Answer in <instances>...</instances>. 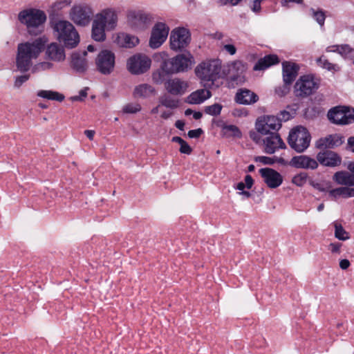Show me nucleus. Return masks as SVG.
Listing matches in <instances>:
<instances>
[{"label":"nucleus","instance_id":"f704fd0d","mask_svg":"<svg viewBox=\"0 0 354 354\" xmlns=\"http://www.w3.org/2000/svg\"><path fill=\"white\" fill-rule=\"evenodd\" d=\"M37 96L44 99L55 100L57 102H62L65 98L63 94L57 91L50 90H40L37 92Z\"/></svg>","mask_w":354,"mask_h":354},{"label":"nucleus","instance_id":"423d86ee","mask_svg":"<svg viewBox=\"0 0 354 354\" xmlns=\"http://www.w3.org/2000/svg\"><path fill=\"white\" fill-rule=\"evenodd\" d=\"M328 121L335 125L346 126L354 123V108L338 105L330 108L327 113Z\"/></svg>","mask_w":354,"mask_h":354},{"label":"nucleus","instance_id":"4be33fe9","mask_svg":"<svg viewBox=\"0 0 354 354\" xmlns=\"http://www.w3.org/2000/svg\"><path fill=\"white\" fill-rule=\"evenodd\" d=\"M45 55L46 59L57 62H63L66 58L64 46L56 42L50 43L47 46Z\"/></svg>","mask_w":354,"mask_h":354},{"label":"nucleus","instance_id":"412c9836","mask_svg":"<svg viewBox=\"0 0 354 354\" xmlns=\"http://www.w3.org/2000/svg\"><path fill=\"white\" fill-rule=\"evenodd\" d=\"M95 18L106 27L107 30H113L117 25V14L114 10L111 8L103 10L96 15Z\"/></svg>","mask_w":354,"mask_h":354},{"label":"nucleus","instance_id":"f257e3e1","mask_svg":"<svg viewBox=\"0 0 354 354\" xmlns=\"http://www.w3.org/2000/svg\"><path fill=\"white\" fill-rule=\"evenodd\" d=\"M48 41L46 37L37 38L32 42L20 43L17 46L16 66L21 73L30 70L32 65V59H37Z\"/></svg>","mask_w":354,"mask_h":354},{"label":"nucleus","instance_id":"2eb2a0df","mask_svg":"<svg viewBox=\"0 0 354 354\" xmlns=\"http://www.w3.org/2000/svg\"><path fill=\"white\" fill-rule=\"evenodd\" d=\"M169 31V28L165 23H156L151 30L149 46L153 49L159 48L167 39Z\"/></svg>","mask_w":354,"mask_h":354},{"label":"nucleus","instance_id":"0eeeda50","mask_svg":"<svg viewBox=\"0 0 354 354\" xmlns=\"http://www.w3.org/2000/svg\"><path fill=\"white\" fill-rule=\"evenodd\" d=\"M288 142L292 149L297 153H301L309 147L310 135L306 128L298 126L290 131Z\"/></svg>","mask_w":354,"mask_h":354},{"label":"nucleus","instance_id":"393cba45","mask_svg":"<svg viewBox=\"0 0 354 354\" xmlns=\"http://www.w3.org/2000/svg\"><path fill=\"white\" fill-rule=\"evenodd\" d=\"M259 100V96L248 88H240L235 95L236 103L244 105L253 104Z\"/></svg>","mask_w":354,"mask_h":354},{"label":"nucleus","instance_id":"dca6fc26","mask_svg":"<svg viewBox=\"0 0 354 354\" xmlns=\"http://www.w3.org/2000/svg\"><path fill=\"white\" fill-rule=\"evenodd\" d=\"M265 136L263 138L264 145V151L268 154H272L276 151L280 149H285L286 144L280 137L279 134L276 132H271V133L262 134Z\"/></svg>","mask_w":354,"mask_h":354},{"label":"nucleus","instance_id":"bb28decb","mask_svg":"<svg viewBox=\"0 0 354 354\" xmlns=\"http://www.w3.org/2000/svg\"><path fill=\"white\" fill-rule=\"evenodd\" d=\"M87 55L84 51L83 55L80 53H73L71 55V66L77 73H84L87 68V62L84 57Z\"/></svg>","mask_w":354,"mask_h":354},{"label":"nucleus","instance_id":"a211bd4d","mask_svg":"<svg viewBox=\"0 0 354 354\" xmlns=\"http://www.w3.org/2000/svg\"><path fill=\"white\" fill-rule=\"evenodd\" d=\"M344 142V137L338 133L330 134L320 138L315 142V147L320 150H330L341 146Z\"/></svg>","mask_w":354,"mask_h":354},{"label":"nucleus","instance_id":"774afa93","mask_svg":"<svg viewBox=\"0 0 354 354\" xmlns=\"http://www.w3.org/2000/svg\"><path fill=\"white\" fill-rule=\"evenodd\" d=\"M171 141L174 142H177L180 145H181L185 142V140L183 138H181L180 137H178V136L173 137L171 139Z\"/></svg>","mask_w":354,"mask_h":354},{"label":"nucleus","instance_id":"72a5a7b5","mask_svg":"<svg viewBox=\"0 0 354 354\" xmlns=\"http://www.w3.org/2000/svg\"><path fill=\"white\" fill-rule=\"evenodd\" d=\"M164 66L165 61L162 62L160 68H158L152 73V80L156 84H161L163 82L165 83V81L167 80H166L167 75L172 74L171 73L166 70Z\"/></svg>","mask_w":354,"mask_h":354},{"label":"nucleus","instance_id":"c03bdc74","mask_svg":"<svg viewBox=\"0 0 354 354\" xmlns=\"http://www.w3.org/2000/svg\"><path fill=\"white\" fill-rule=\"evenodd\" d=\"M71 2V0H57L51 6V8L53 12H58L70 6Z\"/></svg>","mask_w":354,"mask_h":354},{"label":"nucleus","instance_id":"473e14b6","mask_svg":"<svg viewBox=\"0 0 354 354\" xmlns=\"http://www.w3.org/2000/svg\"><path fill=\"white\" fill-rule=\"evenodd\" d=\"M329 195L334 199H336L339 196L344 198L354 197V188L341 187L333 189L329 191Z\"/></svg>","mask_w":354,"mask_h":354},{"label":"nucleus","instance_id":"9d476101","mask_svg":"<svg viewBox=\"0 0 354 354\" xmlns=\"http://www.w3.org/2000/svg\"><path fill=\"white\" fill-rule=\"evenodd\" d=\"M115 64V54L109 50H101L95 58L97 71L104 75H109L114 71Z\"/></svg>","mask_w":354,"mask_h":354},{"label":"nucleus","instance_id":"864d4df0","mask_svg":"<svg viewBox=\"0 0 354 354\" xmlns=\"http://www.w3.org/2000/svg\"><path fill=\"white\" fill-rule=\"evenodd\" d=\"M179 151L181 153L189 155L192 151V147L187 144L186 141H185L181 145L179 149Z\"/></svg>","mask_w":354,"mask_h":354},{"label":"nucleus","instance_id":"a878e982","mask_svg":"<svg viewBox=\"0 0 354 354\" xmlns=\"http://www.w3.org/2000/svg\"><path fill=\"white\" fill-rule=\"evenodd\" d=\"M211 96L212 93L209 90L201 88L190 93L187 98V102L191 104H199L210 98Z\"/></svg>","mask_w":354,"mask_h":354},{"label":"nucleus","instance_id":"8fccbe9b","mask_svg":"<svg viewBox=\"0 0 354 354\" xmlns=\"http://www.w3.org/2000/svg\"><path fill=\"white\" fill-rule=\"evenodd\" d=\"M280 3L283 8L288 9L291 8L292 3L302 5L304 0H281Z\"/></svg>","mask_w":354,"mask_h":354},{"label":"nucleus","instance_id":"6e6d98bb","mask_svg":"<svg viewBox=\"0 0 354 354\" xmlns=\"http://www.w3.org/2000/svg\"><path fill=\"white\" fill-rule=\"evenodd\" d=\"M289 85L285 84L282 87H278L275 89V93L280 97L285 95L289 91Z\"/></svg>","mask_w":354,"mask_h":354},{"label":"nucleus","instance_id":"de8ad7c7","mask_svg":"<svg viewBox=\"0 0 354 354\" xmlns=\"http://www.w3.org/2000/svg\"><path fill=\"white\" fill-rule=\"evenodd\" d=\"M52 66L53 64L48 62H40L34 66L32 71V73H36L38 71H44L50 68Z\"/></svg>","mask_w":354,"mask_h":354},{"label":"nucleus","instance_id":"58836bf2","mask_svg":"<svg viewBox=\"0 0 354 354\" xmlns=\"http://www.w3.org/2000/svg\"><path fill=\"white\" fill-rule=\"evenodd\" d=\"M310 10L312 12L313 19L317 22V24L321 27L324 26L326 19L325 12L322 9L316 10L314 8H310Z\"/></svg>","mask_w":354,"mask_h":354},{"label":"nucleus","instance_id":"e2e57ef3","mask_svg":"<svg viewBox=\"0 0 354 354\" xmlns=\"http://www.w3.org/2000/svg\"><path fill=\"white\" fill-rule=\"evenodd\" d=\"M84 134L90 140H92L94 138L95 131L93 130H85Z\"/></svg>","mask_w":354,"mask_h":354},{"label":"nucleus","instance_id":"37998d69","mask_svg":"<svg viewBox=\"0 0 354 354\" xmlns=\"http://www.w3.org/2000/svg\"><path fill=\"white\" fill-rule=\"evenodd\" d=\"M141 110V106L138 103H129L122 108L124 113H136Z\"/></svg>","mask_w":354,"mask_h":354},{"label":"nucleus","instance_id":"4468645a","mask_svg":"<svg viewBox=\"0 0 354 354\" xmlns=\"http://www.w3.org/2000/svg\"><path fill=\"white\" fill-rule=\"evenodd\" d=\"M257 131L261 134L271 133L276 132L281 129V123L278 117L274 115L264 116L258 119L255 124Z\"/></svg>","mask_w":354,"mask_h":354},{"label":"nucleus","instance_id":"ddd939ff","mask_svg":"<svg viewBox=\"0 0 354 354\" xmlns=\"http://www.w3.org/2000/svg\"><path fill=\"white\" fill-rule=\"evenodd\" d=\"M191 35L189 31L185 28L173 30L170 35V46L174 50H182L189 44Z\"/></svg>","mask_w":354,"mask_h":354},{"label":"nucleus","instance_id":"7c9ffc66","mask_svg":"<svg viewBox=\"0 0 354 354\" xmlns=\"http://www.w3.org/2000/svg\"><path fill=\"white\" fill-rule=\"evenodd\" d=\"M105 28L106 27L95 18L92 24V38L96 41H104L106 39Z\"/></svg>","mask_w":354,"mask_h":354},{"label":"nucleus","instance_id":"9b49d317","mask_svg":"<svg viewBox=\"0 0 354 354\" xmlns=\"http://www.w3.org/2000/svg\"><path fill=\"white\" fill-rule=\"evenodd\" d=\"M151 59L143 54H136L130 57L127 62L128 71L133 75H140L147 72L151 67Z\"/></svg>","mask_w":354,"mask_h":354},{"label":"nucleus","instance_id":"c9c22d12","mask_svg":"<svg viewBox=\"0 0 354 354\" xmlns=\"http://www.w3.org/2000/svg\"><path fill=\"white\" fill-rule=\"evenodd\" d=\"M159 103L165 108L175 109L179 106L180 101L170 95H164L159 98Z\"/></svg>","mask_w":354,"mask_h":354},{"label":"nucleus","instance_id":"20e7f679","mask_svg":"<svg viewBox=\"0 0 354 354\" xmlns=\"http://www.w3.org/2000/svg\"><path fill=\"white\" fill-rule=\"evenodd\" d=\"M221 62L210 59L200 63L195 68L196 75L204 82H214L220 77Z\"/></svg>","mask_w":354,"mask_h":354},{"label":"nucleus","instance_id":"09e8293b","mask_svg":"<svg viewBox=\"0 0 354 354\" xmlns=\"http://www.w3.org/2000/svg\"><path fill=\"white\" fill-rule=\"evenodd\" d=\"M256 162H260L264 165H273L275 163L274 157H268V156H257L254 158Z\"/></svg>","mask_w":354,"mask_h":354},{"label":"nucleus","instance_id":"f03ea898","mask_svg":"<svg viewBox=\"0 0 354 354\" xmlns=\"http://www.w3.org/2000/svg\"><path fill=\"white\" fill-rule=\"evenodd\" d=\"M18 20L26 26L30 35L36 36L43 31V24L46 20V15L41 10L28 8L19 12Z\"/></svg>","mask_w":354,"mask_h":354},{"label":"nucleus","instance_id":"4d7b16f0","mask_svg":"<svg viewBox=\"0 0 354 354\" xmlns=\"http://www.w3.org/2000/svg\"><path fill=\"white\" fill-rule=\"evenodd\" d=\"M292 117V115L288 111H282L279 113V119H280V122H281L282 120L283 121H288Z\"/></svg>","mask_w":354,"mask_h":354},{"label":"nucleus","instance_id":"338daca9","mask_svg":"<svg viewBox=\"0 0 354 354\" xmlns=\"http://www.w3.org/2000/svg\"><path fill=\"white\" fill-rule=\"evenodd\" d=\"M173 113L169 111H165L161 113V118L167 120L172 115Z\"/></svg>","mask_w":354,"mask_h":354},{"label":"nucleus","instance_id":"f8f14e48","mask_svg":"<svg viewBox=\"0 0 354 354\" xmlns=\"http://www.w3.org/2000/svg\"><path fill=\"white\" fill-rule=\"evenodd\" d=\"M93 12L87 5L74 6L70 11L71 19L77 25L86 26L93 17Z\"/></svg>","mask_w":354,"mask_h":354},{"label":"nucleus","instance_id":"aec40b11","mask_svg":"<svg viewBox=\"0 0 354 354\" xmlns=\"http://www.w3.org/2000/svg\"><path fill=\"white\" fill-rule=\"evenodd\" d=\"M259 174L269 188L275 189L283 183V179L281 174L272 168H261L259 169Z\"/></svg>","mask_w":354,"mask_h":354},{"label":"nucleus","instance_id":"a19ab883","mask_svg":"<svg viewBox=\"0 0 354 354\" xmlns=\"http://www.w3.org/2000/svg\"><path fill=\"white\" fill-rule=\"evenodd\" d=\"M223 106L220 104L215 103L210 106H207L205 107L204 111L206 114L217 116L220 115Z\"/></svg>","mask_w":354,"mask_h":354},{"label":"nucleus","instance_id":"6ab92c4d","mask_svg":"<svg viewBox=\"0 0 354 354\" xmlns=\"http://www.w3.org/2000/svg\"><path fill=\"white\" fill-rule=\"evenodd\" d=\"M188 87V82L178 77L169 78L165 82L166 91L171 95L181 96L187 92Z\"/></svg>","mask_w":354,"mask_h":354},{"label":"nucleus","instance_id":"69168bd1","mask_svg":"<svg viewBox=\"0 0 354 354\" xmlns=\"http://www.w3.org/2000/svg\"><path fill=\"white\" fill-rule=\"evenodd\" d=\"M348 145L351 148V151L354 152V136L348 138Z\"/></svg>","mask_w":354,"mask_h":354},{"label":"nucleus","instance_id":"7ed1b4c3","mask_svg":"<svg viewBox=\"0 0 354 354\" xmlns=\"http://www.w3.org/2000/svg\"><path fill=\"white\" fill-rule=\"evenodd\" d=\"M57 40L67 48H73L80 43V35L74 26L68 21L59 20L53 25Z\"/></svg>","mask_w":354,"mask_h":354},{"label":"nucleus","instance_id":"a18cd8bd","mask_svg":"<svg viewBox=\"0 0 354 354\" xmlns=\"http://www.w3.org/2000/svg\"><path fill=\"white\" fill-rule=\"evenodd\" d=\"M308 175L306 173L301 172L292 178V182L299 187L303 186L307 181Z\"/></svg>","mask_w":354,"mask_h":354},{"label":"nucleus","instance_id":"680f3d73","mask_svg":"<svg viewBox=\"0 0 354 354\" xmlns=\"http://www.w3.org/2000/svg\"><path fill=\"white\" fill-rule=\"evenodd\" d=\"M350 265H351L350 261L348 259H342L339 261V267L342 270H346L350 266Z\"/></svg>","mask_w":354,"mask_h":354},{"label":"nucleus","instance_id":"1a4fd4ad","mask_svg":"<svg viewBox=\"0 0 354 354\" xmlns=\"http://www.w3.org/2000/svg\"><path fill=\"white\" fill-rule=\"evenodd\" d=\"M153 21L152 15L142 10H130L127 14V23L136 31L147 29Z\"/></svg>","mask_w":354,"mask_h":354},{"label":"nucleus","instance_id":"bf43d9fd","mask_svg":"<svg viewBox=\"0 0 354 354\" xmlns=\"http://www.w3.org/2000/svg\"><path fill=\"white\" fill-rule=\"evenodd\" d=\"M261 3L259 0H254L251 10L256 13L260 12L261 10Z\"/></svg>","mask_w":354,"mask_h":354},{"label":"nucleus","instance_id":"e433bc0d","mask_svg":"<svg viewBox=\"0 0 354 354\" xmlns=\"http://www.w3.org/2000/svg\"><path fill=\"white\" fill-rule=\"evenodd\" d=\"M317 63L319 66L329 71L337 72L340 70L339 65L330 63L324 56L317 58Z\"/></svg>","mask_w":354,"mask_h":354},{"label":"nucleus","instance_id":"13d9d810","mask_svg":"<svg viewBox=\"0 0 354 354\" xmlns=\"http://www.w3.org/2000/svg\"><path fill=\"white\" fill-rule=\"evenodd\" d=\"M223 48L231 55H234L236 52V48L233 44H225Z\"/></svg>","mask_w":354,"mask_h":354},{"label":"nucleus","instance_id":"5fc2aeb1","mask_svg":"<svg viewBox=\"0 0 354 354\" xmlns=\"http://www.w3.org/2000/svg\"><path fill=\"white\" fill-rule=\"evenodd\" d=\"M203 133V131L201 128H198L189 131L187 135L190 138H199Z\"/></svg>","mask_w":354,"mask_h":354},{"label":"nucleus","instance_id":"c85d7f7f","mask_svg":"<svg viewBox=\"0 0 354 354\" xmlns=\"http://www.w3.org/2000/svg\"><path fill=\"white\" fill-rule=\"evenodd\" d=\"M279 62V57L276 55H266L257 61L254 66L253 69L254 71L265 70L272 65L278 64Z\"/></svg>","mask_w":354,"mask_h":354},{"label":"nucleus","instance_id":"79ce46f5","mask_svg":"<svg viewBox=\"0 0 354 354\" xmlns=\"http://www.w3.org/2000/svg\"><path fill=\"white\" fill-rule=\"evenodd\" d=\"M253 184H254V180H253V178H252V176L250 175H246L245 177V183L239 182L234 187V188L243 192L244 190L245 187H247L248 189H251Z\"/></svg>","mask_w":354,"mask_h":354},{"label":"nucleus","instance_id":"603ef678","mask_svg":"<svg viewBox=\"0 0 354 354\" xmlns=\"http://www.w3.org/2000/svg\"><path fill=\"white\" fill-rule=\"evenodd\" d=\"M88 88L85 87L79 92V95L73 96L71 97L72 101H82L87 96Z\"/></svg>","mask_w":354,"mask_h":354},{"label":"nucleus","instance_id":"b1692460","mask_svg":"<svg viewBox=\"0 0 354 354\" xmlns=\"http://www.w3.org/2000/svg\"><path fill=\"white\" fill-rule=\"evenodd\" d=\"M282 68L284 84L290 85L297 76L299 66L294 62L286 61L282 63Z\"/></svg>","mask_w":354,"mask_h":354},{"label":"nucleus","instance_id":"ea45409f","mask_svg":"<svg viewBox=\"0 0 354 354\" xmlns=\"http://www.w3.org/2000/svg\"><path fill=\"white\" fill-rule=\"evenodd\" d=\"M334 226L335 238L341 241H346L349 239L348 232L343 228L341 224L335 222Z\"/></svg>","mask_w":354,"mask_h":354},{"label":"nucleus","instance_id":"c756f323","mask_svg":"<svg viewBox=\"0 0 354 354\" xmlns=\"http://www.w3.org/2000/svg\"><path fill=\"white\" fill-rule=\"evenodd\" d=\"M333 180L338 185L354 186V174L345 171H337L333 175Z\"/></svg>","mask_w":354,"mask_h":354},{"label":"nucleus","instance_id":"2f4dec72","mask_svg":"<svg viewBox=\"0 0 354 354\" xmlns=\"http://www.w3.org/2000/svg\"><path fill=\"white\" fill-rule=\"evenodd\" d=\"M328 52H337L344 58L354 57V48L348 44L333 45L326 48Z\"/></svg>","mask_w":354,"mask_h":354},{"label":"nucleus","instance_id":"49530a36","mask_svg":"<svg viewBox=\"0 0 354 354\" xmlns=\"http://www.w3.org/2000/svg\"><path fill=\"white\" fill-rule=\"evenodd\" d=\"M124 46L127 48H131L133 46H135L136 44H138L139 39L138 37L134 36H130L128 35H126L124 37Z\"/></svg>","mask_w":354,"mask_h":354},{"label":"nucleus","instance_id":"f3484780","mask_svg":"<svg viewBox=\"0 0 354 354\" xmlns=\"http://www.w3.org/2000/svg\"><path fill=\"white\" fill-rule=\"evenodd\" d=\"M316 158L317 162L324 167H335L342 163V157L332 150H321Z\"/></svg>","mask_w":354,"mask_h":354},{"label":"nucleus","instance_id":"0e129e2a","mask_svg":"<svg viewBox=\"0 0 354 354\" xmlns=\"http://www.w3.org/2000/svg\"><path fill=\"white\" fill-rule=\"evenodd\" d=\"M175 127L179 130H184L185 122L183 120H178L175 123Z\"/></svg>","mask_w":354,"mask_h":354},{"label":"nucleus","instance_id":"6e6552de","mask_svg":"<svg viewBox=\"0 0 354 354\" xmlns=\"http://www.w3.org/2000/svg\"><path fill=\"white\" fill-rule=\"evenodd\" d=\"M194 63V57L189 53L178 55L165 60V68L174 74L187 71Z\"/></svg>","mask_w":354,"mask_h":354},{"label":"nucleus","instance_id":"4c0bfd02","mask_svg":"<svg viewBox=\"0 0 354 354\" xmlns=\"http://www.w3.org/2000/svg\"><path fill=\"white\" fill-rule=\"evenodd\" d=\"M223 131L227 136L240 138L242 136L241 131L236 125H224L223 127Z\"/></svg>","mask_w":354,"mask_h":354},{"label":"nucleus","instance_id":"39448f33","mask_svg":"<svg viewBox=\"0 0 354 354\" xmlns=\"http://www.w3.org/2000/svg\"><path fill=\"white\" fill-rule=\"evenodd\" d=\"M320 79L313 74L299 77L294 86L295 95L298 97H307L315 93L319 88Z\"/></svg>","mask_w":354,"mask_h":354},{"label":"nucleus","instance_id":"3c124183","mask_svg":"<svg viewBox=\"0 0 354 354\" xmlns=\"http://www.w3.org/2000/svg\"><path fill=\"white\" fill-rule=\"evenodd\" d=\"M30 78V75H23L17 76L15 78L14 86L17 88H19L24 82L28 81Z\"/></svg>","mask_w":354,"mask_h":354},{"label":"nucleus","instance_id":"cd10ccee","mask_svg":"<svg viewBox=\"0 0 354 354\" xmlns=\"http://www.w3.org/2000/svg\"><path fill=\"white\" fill-rule=\"evenodd\" d=\"M156 94L155 88L148 84H139L135 87L133 91V95L136 97L147 98Z\"/></svg>","mask_w":354,"mask_h":354},{"label":"nucleus","instance_id":"052dcab7","mask_svg":"<svg viewBox=\"0 0 354 354\" xmlns=\"http://www.w3.org/2000/svg\"><path fill=\"white\" fill-rule=\"evenodd\" d=\"M341 243H332L329 245V248L333 253H339L340 252Z\"/></svg>","mask_w":354,"mask_h":354},{"label":"nucleus","instance_id":"5701e85b","mask_svg":"<svg viewBox=\"0 0 354 354\" xmlns=\"http://www.w3.org/2000/svg\"><path fill=\"white\" fill-rule=\"evenodd\" d=\"M290 165L295 168L315 169L318 167L317 160L306 155L296 156L292 158Z\"/></svg>","mask_w":354,"mask_h":354}]
</instances>
